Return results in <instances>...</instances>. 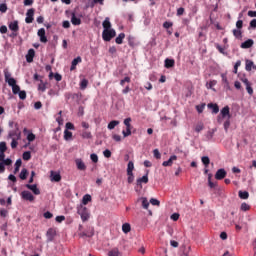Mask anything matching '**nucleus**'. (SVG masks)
I'll return each instance as SVG.
<instances>
[{
	"label": "nucleus",
	"instance_id": "1",
	"mask_svg": "<svg viewBox=\"0 0 256 256\" xmlns=\"http://www.w3.org/2000/svg\"><path fill=\"white\" fill-rule=\"evenodd\" d=\"M10 139H12L11 147L12 149H17V145H19V141L21 139V132L12 131L9 133Z\"/></svg>",
	"mask_w": 256,
	"mask_h": 256
},
{
	"label": "nucleus",
	"instance_id": "2",
	"mask_svg": "<svg viewBox=\"0 0 256 256\" xmlns=\"http://www.w3.org/2000/svg\"><path fill=\"white\" fill-rule=\"evenodd\" d=\"M78 215H80L83 223H85V221H89L90 214H89V209H87V207L80 206L78 208Z\"/></svg>",
	"mask_w": 256,
	"mask_h": 256
},
{
	"label": "nucleus",
	"instance_id": "3",
	"mask_svg": "<svg viewBox=\"0 0 256 256\" xmlns=\"http://www.w3.org/2000/svg\"><path fill=\"white\" fill-rule=\"evenodd\" d=\"M116 35H117V32H115V29L103 30V32H102V39H103V41L109 42Z\"/></svg>",
	"mask_w": 256,
	"mask_h": 256
},
{
	"label": "nucleus",
	"instance_id": "4",
	"mask_svg": "<svg viewBox=\"0 0 256 256\" xmlns=\"http://www.w3.org/2000/svg\"><path fill=\"white\" fill-rule=\"evenodd\" d=\"M4 77H5V82L8 83L9 87H14V85H17V80L11 77L9 70L7 69L4 70Z\"/></svg>",
	"mask_w": 256,
	"mask_h": 256
},
{
	"label": "nucleus",
	"instance_id": "5",
	"mask_svg": "<svg viewBox=\"0 0 256 256\" xmlns=\"http://www.w3.org/2000/svg\"><path fill=\"white\" fill-rule=\"evenodd\" d=\"M13 165V160H11L10 158H7V159H3L1 162H0V174L1 173H5V166L6 167H9Z\"/></svg>",
	"mask_w": 256,
	"mask_h": 256
},
{
	"label": "nucleus",
	"instance_id": "6",
	"mask_svg": "<svg viewBox=\"0 0 256 256\" xmlns=\"http://www.w3.org/2000/svg\"><path fill=\"white\" fill-rule=\"evenodd\" d=\"M240 81H242V83H244V85L246 86V91L248 95H253V88L251 87V82H249V79L243 76L240 78Z\"/></svg>",
	"mask_w": 256,
	"mask_h": 256
},
{
	"label": "nucleus",
	"instance_id": "7",
	"mask_svg": "<svg viewBox=\"0 0 256 256\" xmlns=\"http://www.w3.org/2000/svg\"><path fill=\"white\" fill-rule=\"evenodd\" d=\"M21 197L25 201H30V202L35 201V196H33V194L30 191H27V190L22 191Z\"/></svg>",
	"mask_w": 256,
	"mask_h": 256
},
{
	"label": "nucleus",
	"instance_id": "8",
	"mask_svg": "<svg viewBox=\"0 0 256 256\" xmlns=\"http://www.w3.org/2000/svg\"><path fill=\"white\" fill-rule=\"evenodd\" d=\"M34 15H35V9L34 8H31L27 11L26 13V18H25V22L26 23H33L34 21Z\"/></svg>",
	"mask_w": 256,
	"mask_h": 256
},
{
	"label": "nucleus",
	"instance_id": "9",
	"mask_svg": "<svg viewBox=\"0 0 256 256\" xmlns=\"http://www.w3.org/2000/svg\"><path fill=\"white\" fill-rule=\"evenodd\" d=\"M225 177H227V171H225L223 168L218 169L215 174V179H217V181H221L225 179Z\"/></svg>",
	"mask_w": 256,
	"mask_h": 256
},
{
	"label": "nucleus",
	"instance_id": "10",
	"mask_svg": "<svg viewBox=\"0 0 256 256\" xmlns=\"http://www.w3.org/2000/svg\"><path fill=\"white\" fill-rule=\"evenodd\" d=\"M76 167L78 171H86L87 165H85V162H83V159L78 158L75 160Z\"/></svg>",
	"mask_w": 256,
	"mask_h": 256
},
{
	"label": "nucleus",
	"instance_id": "11",
	"mask_svg": "<svg viewBox=\"0 0 256 256\" xmlns=\"http://www.w3.org/2000/svg\"><path fill=\"white\" fill-rule=\"evenodd\" d=\"M220 115L222 116V119H231V112L229 106H225L221 111Z\"/></svg>",
	"mask_w": 256,
	"mask_h": 256
},
{
	"label": "nucleus",
	"instance_id": "12",
	"mask_svg": "<svg viewBox=\"0 0 256 256\" xmlns=\"http://www.w3.org/2000/svg\"><path fill=\"white\" fill-rule=\"evenodd\" d=\"M143 183H145V184L149 183V176H148L147 174L144 175V176L141 177V178H138L137 181H136V185H137L138 187H140V189L143 188V186H142Z\"/></svg>",
	"mask_w": 256,
	"mask_h": 256
},
{
	"label": "nucleus",
	"instance_id": "13",
	"mask_svg": "<svg viewBox=\"0 0 256 256\" xmlns=\"http://www.w3.org/2000/svg\"><path fill=\"white\" fill-rule=\"evenodd\" d=\"M253 45H255V41H253V39H248V40L244 41L243 43H241L240 47H241V49H251V47H253Z\"/></svg>",
	"mask_w": 256,
	"mask_h": 256
},
{
	"label": "nucleus",
	"instance_id": "14",
	"mask_svg": "<svg viewBox=\"0 0 256 256\" xmlns=\"http://www.w3.org/2000/svg\"><path fill=\"white\" fill-rule=\"evenodd\" d=\"M10 31L19 32V21L14 20L8 24Z\"/></svg>",
	"mask_w": 256,
	"mask_h": 256
},
{
	"label": "nucleus",
	"instance_id": "15",
	"mask_svg": "<svg viewBox=\"0 0 256 256\" xmlns=\"http://www.w3.org/2000/svg\"><path fill=\"white\" fill-rule=\"evenodd\" d=\"M26 188L29 189L30 191H32V193H34V195H41V190H39V188H37L36 184H26Z\"/></svg>",
	"mask_w": 256,
	"mask_h": 256
},
{
	"label": "nucleus",
	"instance_id": "16",
	"mask_svg": "<svg viewBox=\"0 0 256 256\" xmlns=\"http://www.w3.org/2000/svg\"><path fill=\"white\" fill-rule=\"evenodd\" d=\"M34 57H35V50L33 48H31L28 50V53L26 55L27 63H33Z\"/></svg>",
	"mask_w": 256,
	"mask_h": 256
},
{
	"label": "nucleus",
	"instance_id": "17",
	"mask_svg": "<svg viewBox=\"0 0 256 256\" xmlns=\"http://www.w3.org/2000/svg\"><path fill=\"white\" fill-rule=\"evenodd\" d=\"M38 37H40L41 43H47V36L45 35V28L38 30Z\"/></svg>",
	"mask_w": 256,
	"mask_h": 256
},
{
	"label": "nucleus",
	"instance_id": "18",
	"mask_svg": "<svg viewBox=\"0 0 256 256\" xmlns=\"http://www.w3.org/2000/svg\"><path fill=\"white\" fill-rule=\"evenodd\" d=\"M173 161H177V156L172 155L167 161L162 163L163 167H171L173 165Z\"/></svg>",
	"mask_w": 256,
	"mask_h": 256
},
{
	"label": "nucleus",
	"instance_id": "19",
	"mask_svg": "<svg viewBox=\"0 0 256 256\" xmlns=\"http://www.w3.org/2000/svg\"><path fill=\"white\" fill-rule=\"evenodd\" d=\"M46 237L48 242L53 241V239L55 238V229H48V231L46 232Z\"/></svg>",
	"mask_w": 256,
	"mask_h": 256
},
{
	"label": "nucleus",
	"instance_id": "20",
	"mask_svg": "<svg viewBox=\"0 0 256 256\" xmlns=\"http://www.w3.org/2000/svg\"><path fill=\"white\" fill-rule=\"evenodd\" d=\"M51 181H54L55 183H59V181H61V174L51 171Z\"/></svg>",
	"mask_w": 256,
	"mask_h": 256
},
{
	"label": "nucleus",
	"instance_id": "21",
	"mask_svg": "<svg viewBox=\"0 0 256 256\" xmlns=\"http://www.w3.org/2000/svg\"><path fill=\"white\" fill-rule=\"evenodd\" d=\"M102 27L104 31L110 30L111 28V21L109 20V17H106L105 20L102 23Z\"/></svg>",
	"mask_w": 256,
	"mask_h": 256
},
{
	"label": "nucleus",
	"instance_id": "22",
	"mask_svg": "<svg viewBox=\"0 0 256 256\" xmlns=\"http://www.w3.org/2000/svg\"><path fill=\"white\" fill-rule=\"evenodd\" d=\"M71 23L72 25H81V18H77V16L75 15V12L72 13V16H71Z\"/></svg>",
	"mask_w": 256,
	"mask_h": 256
},
{
	"label": "nucleus",
	"instance_id": "23",
	"mask_svg": "<svg viewBox=\"0 0 256 256\" xmlns=\"http://www.w3.org/2000/svg\"><path fill=\"white\" fill-rule=\"evenodd\" d=\"M108 256H121V251H119V248L117 247L112 248L110 251H108Z\"/></svg>",
	"mask_w": 256,
	"mask_h": 256
},
{
	"label": "nucleus",
	"instance_id": "24",
	"mask_svg": "<svg viewBox=\"0 0 256 256\" xmlns=\"http://www.w3.org/2000/svg\"><path fill=\"white\" fill-rule=\"evenodd\" d=\"M246 71H252L253 69H256L255 64L251 60H246V66H245Z\"/></svg>",
	"mask_w": 256,
	"mask_h": 256
},
{
	"label": "nucleus",
	"instance_id": "25",
	"mask_svg": "<svg viewBox=\"0 0 256 256\" xmlns=\"http://www.w3.org/2000/svg\"><path fill=\"white\" fill-rule=\"evenodd\" d=\"M208 109H212V113H214L215 115H217V113H219V105H217V104L209 103Z\"/></svg>",
	"mask_w": 256,
	"mask_h": 256
},
{
	"label": "nucleus",
	"instance_id": "26",
	"mask_svg": "<svg viewBox=\"0 0 256 256\" xmlns=\"http://www.w3.org/2000/svg\"><path fill=\"white\" fill-rule=\"evenodd\" d=\"M29 175V171L27 170V168H23L19 174L20 179H22V181H25V179H27Z\"/></svg>",
	"mask_w": 256,
	"mask_h": 256
},
{
	"label": "nucleus",
	"instance_id": "27",
	"mask_svg": "<svg viewBox=\"0 0 256 256\" xmlns=\"http://www.w3.org/2000/svg\"><path fill=\"white\" fill-rule=\"evenodd\" d=\"M166 69H171V67H175V60L167 58L165 60Z\"/></svg>",
	"mask_w": 256,
	"mask_h": 256
},
{
	"label": "nucleus",
	"instance_id": "28",
	"mask_svg": "<svg viewBox=\"0 0 256 256\" xmlns=\"http://www.w3.org/2000/svg\"><path fill=\"white\" fill-rule=\"evenodd\" d=\"M123 39H125V33H120L118 37H116L115 43H117V45H122Z\"/></svg>",
	"mask_w": 256,
	"mask_h": 256
},
{
	"label": "nucleus",
	"instance_id": "29",
	"mask_svg": "<svg viewBox=\"0 0 256 256\" xmlns=\"http://www.w3.org/2000/svg\"><path fill=\"white\" fill-rule=\"evenodd\" d=\"M133 169H135V164L133 161H129L127 165V175H131V173H133Z\"/></svg>",
	"mask_w": 256,
	"mask_h": 256
},
{
	"label": "nucleus",
	"instance_id": "30",
	"mask_svg": "<svg viewBox=\"0 0 256 256\" xmlns=\"http://www.w3.org/2000/svg\"><path fill=\"white\" fill-rule=\"evenodd\" d=\"M64 139H65V141H71V139H73V132H71L69 130H65L64 131Z\"/></svg>",
	"mask_w": 256,
	"mask_h": 256
},
{
	"label": "nucleus",
	"instance_id": "31",
	"mask_svg": "<svg viewBox=\"0 0 256 256\" xmlns=\"http://www.w3.org/2000/svg\"><path fill=\"white\" fill-rule=\"evenodd\" d=\"M22 163H23V162L21 161V159H18V160L15 162L14 175H17V173H19V169H21Z\"/></svg>",
	"mask_w": 256,
	"mask_h": 256
},
{
	"label": "nucleus",
	"instance_id": "32",
	"mask_svg": "<svg viewBox=\"0 0 256 256\" xmlns=\"http://www.w3.org/2000/svg\"><path fill=\"white\" fill-rule=\"evenodd\" d=\"M82 139H92L93 135L91 134V131L84 130L81 134Z\"/></svg>",
	"mask_w": 256,
	"mask_h": 256
},
{
	"label": "nucleus",
	"instance_id": "33",
	"mask_svg": "<svg viewBox=\"0 0 256 256\" xmlns=\"http://www.w3.org/2000/svg\"><path fill=\"white\" fill-rule=\"evenodd\" d=\"M122 231H123V233H130L131 232V224H129V223H124L123 225H122Z\"/></svg>",
	"mask_w": 256,
	"mask_h": 256
},
{
	"label": "nucleus",
	"instance_id": "34",
	"mask_svg": "<svg viewBox=\"0 0 256 256\" xmlns=\"http://www.w3.org/2000/svg\"><path fill=\"white\" fill-rule=\"evenodd\" d=\"M47 90V84L43 82V80H40V84L38 85V91H42V93H45Z\"/></svg>",
	"mask_w": 256,
	"mask_h": 256
},
{
	"label": "nucleus",
	"instance_id": "35",
	"mask_svg": "<svg viewBox=\"0 0 256 256\" xmlns=\"http://www.w3.org/2000/svg\"><path fill=\"white\" fill-rule=\"evenodd\" d=\"M117 125H119V120H112L109 124H108V129L110 131H112V129H114L115 127H117Z\"/></svg>",
	"mask_w": 256,
	"mask_h": 256
},
{
	"label": "nucleus",
	"instance_id": "36",
	"mask_svg": "<svg viewBox=\"0 0 256 256\" xmlns=\"http://www.w3.org/2000/svg\"><path fill=\"white\" fill-rule=\"evenodd\" d=\"M128 45L132 48L137 46V43H135V37L128 36Z\"/></svg>",
	"mask_w": 256,
	"mask_h": 256
},
{
	"label": "nucleus",
	"instance_id": "37",
	"mask_svg": "<svg viewBox=\"0 0 256 256\" xmlns=\"http://www.w3.org/2000/svg\"><path fill=\"white\" fill-rule=\"evenodd\" d=\"M140 201H142L143 209H149V200H147V198L142 197L140 198Z\"/></svg>",
	"mask_w": 256,
	"mask_h": 256
},
{
	"label": "nucleus",
	"instance_id": "38",
	"mask_svg": "<svg viewBox=\"0 0 256 256\" xmlns=\"http://www.w3.org/2000/svg\"><path fill=\"white\" fill-rule=\"evenodd\" d=\"M201 161H202L203 165H205L206 169H207V167H209V163H211L209 156H203L201 158Z\"/></svg>",
	"mask_w": 256,
	"mask_h": 256
},
{
	"label": "nucleus",
	"instance_id": "39",
	"mask_svg": "<svg viewBox=\"0 0 256 256\" xmlns=\"http://www.w3.org/2000/svg\"><path fill=\"white\" fill-rule=\"evenodd\" d=\"M238 195L240 199H249V192L247 191H239Z\"/></svg>",
	"mask_w": 256,
	"mask_h": 256
},
{
	"label": "nucleus",
	"instance_id": "40",
	"mask_svg": "<svg viewBox=\"0 0 256 256\" xmlns=\"http://www.w3.org/2000/svg\"><path fill=\"white\" fill-rule=\"evenodd\" d=\"M22 159L24 161H30L31 160V152L30 151L24 152L22 155Z\"/></svg>",
	"mask_w": 256,
	"mask_h": 256
},
{
	"label": "nucleus",
	"instance_id": "41",
	"mask_svg": "<svg viewBox=\"0 0 256 256\" xmlns=\"http://www.w3.org/2000/svg\"><path fill=\"white\" fill-rule=\"evenodd\" d=\"M203 129H205V125H203V123H198L196 126H195V131L196 133H201V131H203Z\"/></svg>",
	"mask_w": 256,
	"mask_h": 256
},
{
	"label": "nucleus",
	"instance_id": "42",
	"mask_svg": "<svg viewBox=\"0 0 256 256\" xmlns=\"http://www.w3.org/2000/svg\"><path fill=\"white\" fill-rule=\"evenodd\" d=\"M89 201H91V195H89V194L84 195L82 198L83 205H87L89 203Z\"/></svg>",
	"mask_w": 256,
	"mask_h": 256
},
{
	"label": "nucleus",
	"instance_id": "43",
	"mask_svg": "<svg viewBox=\"0 0 256 256\" xmlns=\"http://www.w3.org/2000/svg\"><path fill=\"white\" fill-rule=\"evenodd\" d=\"M124 125L126 127V129H133V126H131V118H126L124 119Z\"/></svg>",
	"mask_w": 256,
	"mask_h": 256
},
{
	"label": "nucleus",
	"instance_id": "44",
	"mask_svg": "<svg viewBox=\"0 0 256 256\" xmlns=\"http://www.w3.org/2000/svg\"><path fill=\"white\" fill-rule=\"evenodd\" d=\"M21 91V87H19V85L15 84L14 86H12V92L14 95L19 94Z\"/></svg>",
	"mask_w": 256,
	"mask_h": 256
},
{
	"label": "nucleus",
	"instance_id": "45",
	"mask_svg": "<svg viewBox=\"0 0 256 256\" xmlns=\"http://www.w3.org/2000/svg\"><path fill=\"white\" fill-rule=\"evenodd\" d=\"M241 211H249L251 209V206L245 202H243L240 206Z\"/></svg>",
	"mask_w": 256,
	"mask_h": 256
},
{
	"label": "nucleus",
	"instance_id": "46",
	"mask_svg": "<svg viewBox=\"0 0 256 256\" xmlns=\"http://www.w3.org/2000/svg\"><path fill=\"white\" fill-rule=\"evenodd\" d=\"M65 127H66L67 131H69V130L70 131H75V125L73 123H71V122H67Z\"/></svg>",
	"mask_w": 256,
	"mask_h": 256
},
{
	"label": "nucleus",
	"instance_id": "47",
	"mask_svg": "<svg viewBox=\"0 0 256 256\" xmlns=\"http://www.w3.org/2000/svg\"><path fill=\"white\" fill-rule=\"evenodd\" d=\"M87 85H89V80L83 79L80 83V88L81 89H87Z\"/></svg>",
	"mask_w": 256,
	"mask_h": 256
},
{
	"label": "nucleus",
	"instance_id": "48",
	"mask_svg": "<svg viewBox=\"0 0 256 256\" xmlns=\"http://www.w3.org/2000/svg\"><path fill=\"white\" fill-rule=\"evenodd\" d=\"M208 185L210 189H214V187H217V183H214L211 181V174H209V177H208Z\"/></svg>",
	"mask_w": 256,
	"mask_h": 256
},
{
	"label": "nucleus",
	"instance_id": "49",
	"mask_svg": "<svg viewBox=\"0 0 256 256\" xmlns=\"http://www.w3.org/2000/svg\"><path fill=\"white\" fill-rule=\"evenodd\" d=\"M5 151H7V143L0 142V152L5 153Z\"/></svg>",
	"mask_w": 256,
	"mask_h": 256
},
{
	"label": "nucleus",
	"instance_id": "50",
	"mask_svg": "<svg viewBox=\"0 0 256 256\" xmlns=\"http://www.w3.org/2000/svg\"><path fill=\"white\" fill-rule=\"evenodd\" d=\"M196 110L198 113H202L205 110V103L196 106Z\"/></svg>",
	"mask_w": 256,
	"mask_h": 256
},
{
	"label": "nucleus",
	"instance_id": "51",
	"mask_svg": "<svg viewBox=\"0 0 256 256\" xmlns=\"http://www.w3.org/2000/svg\"><path fill=\"white\" fill-rule=\"evenodd\" d=\"M19 94V99H21L22 101H24V99H27V92H25V90L20 91Z\"/></svg>",
	"mask_w": 256,
	"mask_h": 256
},
{
	"label": "nucleus",
	"instance_id": "52",
	"mask_svg": "<svg viewBox=\"0 0 256 256\" xmlns=\"http://www.w3.org/2000/svg\"><path fill=\"white\" fill-rule=\"evenodd\" d=\"M90 159L93 163H98L99 162V156H97V154H91Z\"/></svg>",
	"mask_w": 256,
	"mask_h": 256
},
{
	"label": "nucleus",
	"instance_id": "53",
	"mask_svg": "<svg viewBox=\"0 0 256 256\" xmlns=\"http://www.w3.org/2000/svg\"><path fill=\"white\" fill-rule=\"evenodd\" d=\"M150 203H151V205H154L156 207H159V205H161V202H159V200H157L155 198L150 199Z\"/></svg>",
	"mask_w": 256,
	"mask_h": 256
},
{
	"label": "nucleus",
	"instance_id": "54",
	"mask_svg": "<svg viewBox=\"0 0 256 256\" xmlns=\"http://www.w3.org/2000/svg\"><path fill=\"white\" fill-rule=\"evenodd\" d=\"M82 59L80 56L76 57L73 61H72V65L76 66L79 65V63H81Z\"/></svg>",
	"mask_w": 256,
	"mask_h": 256
},
{
	"label": "nucleus",
	"instance_id": "55",
	"mask_svg": "<svg viewBox=\"0 0 256 256\" xmlns=\"http://www.w3.org/2000/svg\"><path fill=\"white\" fill-rule=\"evenodd\" d=\"M216 49L221 53L222 55H225V48H223L221 45L216 44L215 45Z\"/></svg>",
	"mask_w": 256,
	"mask_h": 256
},
{
	"label": "nucleus",
	"instance_id": "56",
	"mask_svg": "<svg viewBox=\"0 0 256 256\" xmlns=\"http://www.w3.org/2000/svg\"><path fill=\"white\" fill-rule=\"evenodd\" d=\"M131 129H132V128H126V131H125V130L122 131V135H123L124 137H129V136L131 135Z\"/></svg>",
	"mask_w": 256,
	"mask_h": 256
},
{
	"label": "nucleus",
	"instance_id": "57",
	"mask_svg": "<svg viewBox=\"0 0 256 256\" xmlns=\"http://www.w3.org/2000/svg\"><path fill=\"white\" fill-rule=\"evenodd\" d=\"M239 67H241V61H240V60H238V61L235 63L233 73L237 74V71H238Z\"/></svg>",
	"mask_w": 256,
	"mask_h": 256
},
{
	"label": "nucleus",
	"instance_id": "58",
	"mask_svg": "<svg viewBox=\"0 0 256 256\" xmlns=\"http://www.w3.org/2000/svg\"><path fill=\"white\" fill-rule=\"evenodd\" d=\"M103 155H104V157H106V159L111 158V150H109V149L104 150Z\"/></svg>",
	"mask_w": 256,
	"mask_h": 256
},
{
	"label": "nucleus",
	"instance_id": "59",
	"mask_svg": "<svg viewBox=\"0 0 256 256\" xmlns=\"http://www.w3.org/2000/svg\"><path fill=\"white\" fill-rule=\"evenodd\" d=\"M164 29H169L170 27H173V22L166 21L163 23Z\"/></svg>",
	"mask_w": 256,
	"mask_h": 256
},
{
	"label": "nucleus",
	"instance_id": "60",
	"mask_svg": "<svg viewBox=\"0 0 256 256\" xmlns=\"http://www.w3.org/2000/svg\"><path fill=\"white\" fill-rule=\"evenodd\" d=\"M233 35H234V37H241L242 32L239 29H234L233 30Z\"/></svg>",
	"mask_w": 256,
	"mask_h": 256
},
{
	"label": "nucleus",
	"instance_id": "61",
	"mask_svg": "<svg viewBox=\"0 0 256 256\" xmlns=\"http://www.w3.org/2000/svg\"><path fill=\"white\" fill-rule=\"evenodd\" d=\"M153 154L156 159H161V153L159 152V149H155Z\"/></svg>",
	"mask_w": 256,
	"mask_h": 256
},
{
	"label": "nucleus",
	"instance_id": "62",
	"mask_svg": "<svg viewBox=\"0 0 256 256\" xmlns=\"http://www.w3.org/2000/svg\"><path fill=\"white\" fill-rule=\"evenodd\" d=\"M0 12L7 13V4H0Z\"/></svg>",
	"mask_w": 256,
	"mask_h": 256
},
{
	"label": "nucleus",
	"instance_id": "63",
	"mask_svg": "<svg viewBox=\"0 0 256 256\" xmlns=\"http://www.w3.org/2000/svg\"><path fill=\"white\" fill-rule=\"evenodd\" d=\"M9 215V212L6 209L0 210V217H7Z\"/></svg>",
	"mask_w": 256,
	"mask_h": 256
},
{
	"label": "nucleus",
	"instance_id": "64",
	"mask_svg": "<svg viewBox=\"0 0 256 256\" xmlns=\"http://www.w3.org/2000/svg\"><path fill=\"white\" fill-rule=\"evenodd\" d=\"M27 139L30 143L33 142V140L35 139V134L33 133L28 134Z\"/></svg>",
	"mask_w": 256,
	"mask_h": 256
}]
</instances>
